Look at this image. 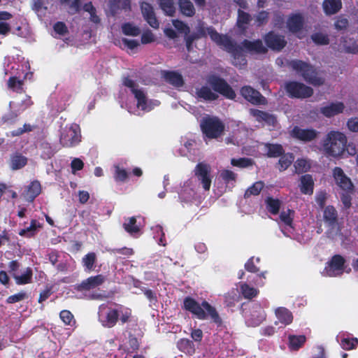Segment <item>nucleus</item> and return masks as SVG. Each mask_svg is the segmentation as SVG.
I'll use <instances>...</instances> for the list:
<instances>
[{"label":"nucleus","mask_w":358,"mask_h":358,"mask_svg":"<svg viewBox=\"0 0 358 358\" xmlns=\"http://www.w3.org/2000/svg\"><path fill=\"white\" fill-rule=\"evenodd\" d=\"M250 113L253 117H255L257 119V120H258L259 122H264L266 124L269 126L274 127L276 123L275 117L273 115L266 113L265 112L256 109H251L250 110Z\"/></svg>","instance_id":"nucleus-28"},{"label":"nucleus","mask_w":358,"mask_h":358,"mask_svg":"<svg viewBox=\"0 0 358 358\" xmlns=\"http://www.w3.org/2000/svg\"><path fill=\"white\" fill-rule=\"evenodd\" d=\"M287 93L292 97L306 98L313 94V89L298 82H290L286 85Z\"/></svg>","instance_id":"nucleus-14"},{"label":"nucleus","mask_w":358,"mask_h":358,"mask_svg":"<svg viewBox=\"0 0 358 358\" xmlns=\"http://www.w3.org/2000/svg\"><path fill=\"white\" fill-rule=\"evenodd\" d=\"M53 28L55 34L59 35V36H64L67 32L66 26L62 22L55 23Z\"/></svg>","instance_id":"nucleus-64"},{"label":"nucleus","mask_w":358,"mask_h":358,"mask_svg":"<svg viewBox=\"0 0 358 358\" xmlns=\"http://www.w3.org/2000/svg\"><path fill=\"white\" fill-rule=\"evenodd\" d=\"M341 346L345 350H350L358 346V339L356 338H343L341 341Z\"/></svg>","instance_id":"nucleus-53"},{"label":"nucleus","mask_w":358,"mask_h":358,"mask_svg":"<svg viewBox=\"0 0 358 358\" xmlns=\"http://www.w3.org/2000/svg\"><path fill=\"white\" fill-rule=\"evenodd\" d=\"M241 93L247 101L253 104L262 103L264 101V97L260 93L250 86L243 87L241 90Z\"/></svg>","instance_id":"nucleus-24"},{"label":"nucleus","mask_w":358,"mask_h":358,"mask_svg":"<svg viewBox=\"0 0 358 358\" xmlns=\"http://www.w3.org/2000/svg\"><path fill=\"white\" fill-rule=\"evenodd\" d=\"M178 4L180 10L183 15L191 17L194 14V6L189 0H179Z\"/></svg>","instance_id":"nucleus-41"},{"label":"nucleus","mask_w":358,"mask_h":358,"mask_svg":"<svg viewBox=\"0 0 358 358\" xmlns=\"http://www.w3.org/2000/svg\"><path fill=\"white\" fill-rule=\"evenodd\" d=\"M41 190V187L39 182H32L24 194L26 200L28 201H32L40 194Z\"/></svg>","instance_id":"nucleus-38"},{"label":"nucleus","mask_w":358,"mask_h":358,"mask_svg":"<svg viewBox=\"0 0 358 358\" xmlns=\"http://www.w3.org/2000/svg\"><path fill=\"white\" fill-rule=\"evenodd\" d=\"M313 180L311 176L305 175L301 178L300 189L305 194H311L313 192Z\"/></svg>","instance_id":"nucleus-36"},{"label":"nucleus","mask_w":358,"mask_h":358,"mask_svg":"<svg viewBox=\"0 0 358 358\" xmlns=\"http://www.w3.org/2000/svg\"><path fill=\"white\" fill-rule=\"evenodd\" d=\"M194 173L203 188L208 191L210 188L213 178L210 173V166L204 163H199L195 167Z\"/></svg>","instance_id":"nucleus-13"},{"label":"nucleus","mask_w":358,"mask_h":358,"mask_svg":"<svg viewBox=\"0 0 358 358\" xmlns=\"http://www.w3.org/2000/svg\"><path fill=\"white\" fill-rule=\"evenodd\" d=\"M241 292L243 296L246 299H252L256 296L258 294L259 291L250 287L249 285L246 283H243L240 286Z\"/></svg>","instance_id":"nucleus-45"},{"label":"nucleus","mask_w":358,"mask_h":358,"mask_svg":"<svg viewBox=\"0 0 358 358\" xmlns=\"http://www.w3.org/2000/svg\"><path fill=\"white\" fill-rule=\"evenodd\" d=\"M118 318L122 323H125L129 321L131 317V311L129 308L118 305Z\"/></svg>","instance_id":"nucleus-50"},{"label":"nucleus","mask_w":358,"mask_h":358,"mask_svg":"<svg viewBox=\"0 0 358 358\" xmlns=\"http://www.w3.org/2000/svg\"><path fill=\"white\" fill-rule=\"evenodd\" d=\"M208 84L196 89V94L200 99L206 101L215 100L218 95L217 92L224 95L228 99H234L236 96L235 92L229 85L222 79L213 76L208 79Z\"/></svg>","instance_id":"nucleus-1"},{"label":"nucleus","mask_w":358,"mask_h":358,"mask_svg":"<svg viewBox=\"0 0 358 358\" xmlns=\"http://www.w3.org/2000/svg\"><path fill=\"white\" fill-rule=\"evenodd\" d=\"M12 18V15L6 11H0V34L7 35L10 31V26L7 22Z\"/></svg>","instance_id":"nucleus-35"},{"label":"nucleus","mask_w":358,"mask_h":358,"mask_svg":"<svg viewBox=\"0 0 358 358\" xmlns=\"http://www.w3.org/2000/svg\"><path fill=\"white\" fill-rule=\"evenodd\" d=\"M105 280L106 278L103 275L92 276L83 280L78 287V289L79 290H91L97 288L102 285Z\"/></svg>","instance_id":"nucleus-23"},{"label":"nucleus","mask_w":358,"mask_h":358,"mask_svg":"<svg viewBox=\"0 0 358 358\" xmlns=\"http://www.w3.org/2000/svg\"><path fill=\"white\" fill-rule=\"evenodd\" d=\"M200 125L203 134L208 138H218L224 129V124L216 117H203Z\"/></svg>","instance_id":"nucleus-7"},{"label":"nucleus","mask_w":358,"mask_h":358,"mask_svg":"<svg viewBox=\"0 0 358 358\" xmlns=\"http://www.w3.org/2000/svg\"><path fill=\"white\" fill-rule=\"evenodd\" d=\"M323 217L325 222L331 227L328 236L332 239H336L338 232L337 224V212L332 206H327L324 210Z\"/></svg>","instance_id":"nucleus-11"},{"label":"nucleus","mask_w":358,"mask_h":358,"mask_svg":"<svg viewBox=\"0 0 358 358\" xmlns=\"http://www.w3.org/2000/svg\"><path fill=\"white\" fill-rule=\"evenodd\" d=\"M114 178L117 182H125L128 178L127 171L119 165L114 166Z\"/></svg>","instance_id":"nucleus-52"},{"label":"nucleus","mask_w":358,"mask_h":358,"mask_svg":"<svg viewBox=\"0 0 358 358\" xmlns=\"http://www.w3.org/2000/svg\"><path fill=\"white\" fill-rule=\"evenodd\" d=\"M319 132L313 129H301L299 127H294L290 131L292 137L301 141H310L315 139Z\"/></svg>","instance_id":"nucleus-17"},{"label":"nucleus","mask_w":358,"mask_h":358,"mask_svg":"<svg viewBox=\"0 0 358 358\" xmlns=\"http://www.w3.org/2000/svg\"><path fill=\"white\" fill-rule=\"evenodd\" d=\"M59 316L61 320L65 324L73 326L75 324L73 315L70 311L64 310L61 311Z\"/></svg>","instance_id":"nucleus-60"},{"label":"nucleus","mask_w":358,"mask_h":358,"mask_svg":"<svg viewBox=\"0 0 358 358\" xmlns=\"http://www.w3.org/2000/svg\"><path fill=\"white\" fill-rule=\"evenodd\" d=\"M122 31L124 35L129 36H138L141 33L139 27L129 22L122 25Z\"/></svg>","instance_id":"nucleus-44"},{"label":"nucleus","mask_w":358,"mask_h":358,"mask_svg":"<svg viewBox=\"0 0 358 358\" xmlns=\"http://www.w3.org/2000/svg\"><path fill=\"white\" fill-rule=\"evenodd\" d=\"M259 257H251L245 264V268L250 272H257V268L255 266V264H258L259 262Z\"/></svg>","instance_id":"nucleus-63"},{"label":"nucleus","mask_w":358,"mask_h":358,"mask_svg":"<svg viewBox=\"0 0 358 358\" xmlns=\"http://www.w3.org/2000/svg\"><path fill=\"white\" fill-rule=\"evenodd\" d=\"M259 149L265 152L270 157H278L283 152L282 147L278 144L261 143L259 145Z\"/></svg>","instance_id":"nucleus-31"},{"label":"nucleus","mask_w":358,"mask_h":358,"mask_svg":"<svg viewBox=\"0 0 358 358\" xmlns=\"http://www.w3.org/2000/svg\"><path fill=\"white\" fill-rule=\"evenodd\" d=\"M347 138L345 135L338 131H331L324 140L323 150L328 156L339 157L345 152Z\"/></svg>","instance_id":"nucleus-5"},{"label":"nucleus","mask_w":358,"mask_h":358,"mask_svg":"<svg viewBox=\"0 0 358 358\" xmlns=\"http://www.w3.org/2000/svg\"><path fill=\"white\" fill-rule=\"evenodd\" d=\"M243 47L246 51L251 53H264L266 50V48L264 46L262 41L260 40L254 41L245 40L243 42Z\"/></svg>","instance_id":"nucleus-30"},{"label":"nucleus","mask_w":358,"mask_h":358,"mask_svg":"<svg viewBox=\"0 0 358 358\" xmlns=\"http://www.w3.org/2000/svg\"><path fill=\"white\" fill-rule=\"evenodd\" d=\"M265 41L266 45L273 50H280L286 44L283 36L270 32L265 37Z\"/></svg>","instance_id":"nucleus-26"},{"label":"nucleus","mask_w":358,"mask_h":358,"mask_svg":"<svg viewBox=\"0 0 358 358\" xmlns=\"http://www.w3.org/2000/svg\"><path fill=\"white\" fill-rule=\"evenodd\" d=\"M31 101L29 97H26L24 100H22L21 103H16L15 102L10 101L9 103V107L11 110V113L8 115L4 116L3 117L4 122H9L12 119L15 118L18 114L31 106Z\"/></svg>","instance_id":"nucleus-19"},{"label":"nucleus","mask_w":358,"mask_h":358,"mask_svg":"<svg viewBox=\"0 0 358 358\" xmlns=\"http://www.w3.org/2000/svg\"><path fill=\"white\" fill-rule=\"evenodd\" d=\"M13 276L17 285H25L31 281L32 270L27 267L21 270L20 272L13 273Z\"/></svg>","instance_id":"nucleus-29"},{"label":"nucleus","mask_w":358,"mask_h":358,"mask_svg":"<svg viewBox=\"0 0 358 358\" xmlns=\"http://www.w3.org/2000/svg\"><path fill=\"white\" fill-rule=\"evenodd\" d=\"M130 6V0H109L108 7L110 12L115 15L119 10L127 9Z\"/></svg>","instance_id":"nucleus-37"},{"label":"nucleus","mask_w":358,"mask_h":358,"mask_svg":"<svg viewBox=\"0 0 358 358\" xmlns=\"http://www.w3.org/2000/svg\"><path fill=\"white\" fill-rule=\"evenodd\" d=\"M162 10L169 16H172L175 13L176 8L173 0H162L159 2Z\"/></svg>","instance_id":"nucleus-49"},{"label":"nucleus","mask_w":358,"mask_h":358,"mask_svg":"<svg viewBox=\"0 0 358 358\" xmlns=\"http://www.w3.org/2000/svg\"><path fill=\"white\" fill-rule=\"evenodd\" d=\"M123 226L125 231L131 235H135L140 231L138 226L136 225V220L134 217L127 219L124 222Z\"/></svg>","instance_id":"nucleus-42"},{"label":"nucleus","mask_w":358,"mask_h":358,"mask_svg":"<svg viewBox=\"0 0 358 358\" xmlns=\"http://www.w3.org/2000/svg\"><path fill=\"white\" fill-rule=\"evenodd\" d=\"M27 163V158L20 153H14L10 156V166L12 170H18Z\"/></svg>","instance_id":"nucleus-34"},{"label":"nucleus","mask_w":358,"mask_h":358,"mask_svg":"<svg viewBox=\"0 0 358 358\" xmlns=\"http://www.w3.org/2000/svg\"><path fill=\"white\" fill-rule=\"evenodd\" d=\"M123 85L130 90L136 101V107L127 105V110L130 113L139 115L141 111L148 112L159 104L157 100L148 99L144 90L134 80L124 78Z\"/></svg>","instance_id":"nucleus-3"},{"label":"nucleus","mask_w":358,"mask_h":358,"mask_svg":"<svg viewBox=\"0 0 358 358\" xmlns=\"http://www.w3.org/2000/svg\"><path fill=\"white\" fill-rule=\"evenodd\" d=\"M294 157L292 154H285L282 156L279 160V164L281 170L287 169L294 161Z\"/></svg>","instance_id":"nucleus-56"},{"label":"nucleus","mask_w":358,"mask_h":358,"mask_svg":"<svg viewBox=\"0 0 358 358\" xmlns=\"http://www.w3.org/2000/svg\"><path fill=\"white\" fill-rule=\"evenodd\" d=\"M322 6L327 15H333L339 11L342 3L341 0H324Z\"/></svg>","instance_id":"nucleus-33"},{"label":"nucleus","mask_w":358,"mask_h":358,"mask_svg":"<svg viewBox=\"0 0 358 358\" xmlns=\"http://www.w3.org/2000/svg\"><path fill=\"white\" fill-rule=\"evenodd\" d=\"M141 11L145 20L153 28L159 27V22L155 17L152 6L148 3H141Z\"/></svg>","instance_id":"nucleus-25"},{"label":"nucleus","mask_w":358,"mask_h":358,"mask_svg":"<svg viewBox=\"0 0 358 358\" xmlns=\"http://www.w3.org/2000/svg\"><path fill=\"white\" fill-rule=\"evenodd\" d=\"M263 187H264V184L262 182H261V181L256 182L246 190V192L245 193V196L248 197L250 195L259 194L260 191L262 189Z\"/></svg>","instance_id":"nucleus-58"},{"label":"nucleus","mask_w":358,"mask_h":358,"mask_svg":"<svg viewBox=\"0 0 358 358\" xmlns=\"http://www.w3.org/2000/svg\"><path fill=\"white\" fill-rule=\"evenodd\" d=\"M304 20L301 14L295 13L291 15L287 21V27L289 31L293 34H296L299 38H301L304 35L301 33V29L303 26Z\"/></svg>","instance_id":"nucleus-16"},{"label":"nucleus","mask_w":358,"mask_h":358,"mask_svg":"<svg viewBox=\"0 0 358 358\" xmlns=\"http://www.w3.org/2000/svg\"><path fill=\"white\" fill-rule=\"evenodd\" d=\"M23 80L20 77L13 76L8 80V87L14 91L19 92L22 90Z\"/></svg>","instance_id":"nucleus-55"},{"label":"nucleus","mask_w":358,"mask_h":358,"mask_svg":"<svg viewBox=\"0 0 358 358\" xmlns=\"http://www.w3.org/2000/svg\"><path fill=\"white\" fill-rule=\"evenodd\" d=\"M306 337L304 335H289L288 336V348L290 350H299L306 343Z\"/></svg>","instance_id":"nucleus-32"},{"label":"nucleus","mask_w":358,"mask_h":358,"mask_svg":"<svg viewBox=\"0 0 358 358\" xmlns=\"http://www.w3.org/2000/svg\"><path fill=\"white\" fill-rule=\"evenodd\" d=\"M266 208L269 212L273 214H277L278 213L280 201L278 199L268 197L266 200Z\"/></svg>","instance_id":"nucleus-54"},{"label":"nucleus","mask_w":358,"mask_h":358,"mask_svg":"<svg viewBox=\"0 0 358 358\" xmlns=\"http://www.w3.org/2000/svg\"><path fill=\"white\" fill-rule=\"evenodd\" d=\"M294 215V210L287 209L283 210L280 215V221L283 226H280L282 232L287 236H289L294 228L292 226L293 218Z\"/></svg>","instance_id":"nucleus-18"},{"label":"nucleus","mask_w":358,"mask_h":358,"mask_svg":"<svg viewBox=\"0 0 358 358\" xmlns=\"http://www.w3.org/2000/svg\"><path fill=\"white\" fill-rule=\"evenodd\" d=\"M266 318L264 310L260 306H256L246 317V323L248 326L256 327L259 325Z\"/></svg>","instance_id":"nucleus-21"},{"label":"nucleus","mask_w":358,"mask_h":358,"mask_svg":"<svg viewBox=\"0 0 358 358\" xmlns=\"http://www.w3.org/2000/svg\"><path fill=\"white\" fill-rule=\"evenodd\" d=\"M344 263L345 259L342 256L334 255L324 268L323 275L335 277L342 274L344 271Z\"/></svg>","instance_id":"nucleus-12"},{"label":"nucleus","mask_w":358,"mask_h":358,"mask_svg":"<svg viewBox=\"0 0 358 358\" xmlns=\"http://www.w3.org/2000/svg\"><path fill=\"white\" fill-rule=\"evenodd\" d=\"M173 25L174 27L180 33L184 34L185 36V40L186 42V46L188 51H190L192 43L193 41L198 37L206 36V34H208L207 29L208 27H204L203 24H199L198 27V34L194 35L192 34L188 36V34L189 33V27L185 24L183 22L175 20H173Z\"/></svg>","instance_id":"nucleus-9"},{"label":"nucleus","mask_w":358,"mask_h":358,"mask_svg":"<svg viewBox=\"0 0 358 358\" xmlns=\"http://www.w3.org/2000/svg\"><path fill=\"white\" fill-rule=\"evenodd\" d=\"M118 319L117 306L115 308L108 307L105 304L99 306V320L105 327H113Z\"/></svg>","instance_id":"nucleus-10"},{"label":"nucleus","mask_w":358,"mask_h":358,"mask_svg":"<svg viewBox=\"0 0 358 358\" xmlns=\"http://www.w3.org/2000/svg\"><path fill=\"white\" fill-rule=\"evenodd\" d=\"M333 177L336 184L343 191L351 192L353 189V185L351 180L345 174L343 171L336 167L333 170Z\"/></svg>","instance_id":"nucleus-15"},{"label":"nucleus","mask_w":358,"mask_h":358,"mask_svg":"<svg viewBox=\"0 0 358 358\" xmlns=\"http://www.w3.org/2000/svg\"><path fill=\"white\" fill-rule=\"evenodd\" d=\"M196 185L192 180L184 182L179 192V197L182 201H190L196 194Z\"/></svg>","instance_id":"nucleus-20"},{"label":"nucleus","mask_w":358,"mask_h":358,"mask_svg":"<svg viewBox=\"0 0 358 358\" xmlns=\"http://www.w3.org/2000/svg\"><path fill=\"white\" fill-rule=\"evenodd\" d=\"M289 66L306 82L315 86H319L324 83V78L317 75L315 69L310 64L301 60H292L290 62Z\"/></svg>","instance_id":"nucleus-6"},{"label":"nucleus","mask_w":358,"mask_h":358,"mask_svg":"<svg viewBox=\"0 0 358 358\" xmlns=\"http://www.w3.org/2000/svg\"><path fill=\"white\" fill-rule=\"evenodd\" d=\"M311 38L315 43L318 45H327L329 43L327 35L323 33H315L311 36Z\"/></svg>","instance_id":"nucleus-59"},{"label":"nucleus","mask_w":358,"mask_h":358,"mask_svg":"<svg viewBox=\"0 0 358 358\" xmlns=\"http://www.w3.org/2000/svg\"><path fill=\"white\" fill-rule=\"evenodd\" d=\"M39 227L40 224L36 220H32L30 226L22 229L19 234L26 237H31L35 234L37 229Z\"/></svg>","instance_id":"nucleus-46"},{"label":"nucleus","mask_w":358,"mask_h":358,"mask_svg":"<svg viewBox=\"0 0 358 358\" xmlns=\"http://www.w3.org/2000/svg\"><path fill=\"white\" fill-rule=\"evenodd\" d=\"M207 30L210 38L214 42L232 54L233 64L235 66L239 68L245 66L246 60L241 47L235 45L228 36L218 34L213 28H208Z\"/></svg>","instance_id":"nucleus-4"},{"label":"nucleus","mask_w":358,"mask_h":358,"mask_svg":"<svg viewBox=\"0 0 358 358\" xmlns=\"http://www.w3.org/2000/svg\"><path fill=\"white\" fill-rule=\"evenodd\" d=\"M294 167L297 173L306 172L310 168V163L306 159H298L294 163Z\"/></svg>","instance_id":"nucleus-51"},{"label":"nucleus","mask_w":358,"mask_h":358,"mask_svg":"<svg viewBox=\"0 0 358 358\" xmlns=\"http://www.w3.org/2000/svg\"><path fill=\"white\" fill-rule=\"evenodd\" d=\"M275 315L277 320L275 324H280L283 327L290 324L293 321V315L291 311L284 307H279L275 310Z\"/></svg>","instance_id":"nucleus-22"},{"label":"nucleus","mask_w":358,"mask_h":358,"mask_svg":"<svg viewBox=\"0 0 358 358\" xmlns=\"http://www.w3.org/2000/svg\"><path fill=\"white\" fill-rule=\"evenodd\" d=\"M177 348L181 352L192 355L194 352V346L193 343L187 338H182L177 343Z\"/></svg>","instance_id":"nucleus-40"},{"label":"nucleus","mask_w":358,"mask_h":358,"mask_svg":"<svg viewBox=\"0 0 358 358\" xmlns=\"http://www.w3.org/2000/svg\"><path fill=\"white\" fill-rule=\"evenodd\" d=\"M81 141L80 129L78 124L73 123L67 124L60 136V143L65 147H73Z\"/></svg>","instance_id":"nucleus-8"},{"label":"nucleus","mask_w":358,"mask_h":358,"mask_svg":"<svg viewBox=\"0 0 358 358\" xmlns=\"http://www.w3.org/2000/svg\"><path fill=\"white\" fill-rule=\"evenodd\" d=\"M250 20V15L244 12L238 10V20H237V24L238 27L242 30L244 31L246 28V25L248 24V22Z\"/></svg>","instance_id":"nucleus-48"},{"label":"nucleus","mask_w":358,"mask_h":358,"mask_svg":"<svg viewBox=\"0 0 358 358\" xmlns=\"http://www.w3.org/2000/svg\"><path fill=\"white\" fill-rule=\"evenodd\" d=\"M185 310L201 320H210L217 326L221 325L222 319L215 308L208 301L203 300L201 303L192 297H186L183 301Z\"/></svg>","instance_id":"nucleus-2"},{"label":"nucleus","mask_w":358,"mask_h":358,"mask_svg":"<svg viewBox=\"0 0 358 358\" xmlns=\"http://www.w3.org/2000/svg\"><path fill=\"white\" fill-rule=\"evenodd\" d=\"M231 165L239 168H245L252 164V162L248 158H239L232 159L231 161Z\"/></svg>","instance_id":"nucleus-61"},{"label":"nucleus","mask_w":358,"mask_h":358,"mask_svg":"<svg viewBox=\"0 0 358 358\" xmlns=\"http://www.w3.org/2000/svg\"><path fill=\"white\" fill-rule=\"evenodd\" d=\"M345 108L343 103L341 101L332 102L320 108V112L327 117H331L341 113Z\"/></svg>","instance_id":"nucleus-27"},{"label":"nucleus","mask_w":358,"mask_h":358,"mask_svg":"<svg viewBox=\"0 0 358 358\" xmlns=\"http://www.w3.org/2000/svg\"><path fill=\"white\" fill-rule=\"evenodd\" d=\"M32 8L39 17H41L45 14V10H46L41 0H34Z\"/></svg>","instance_id":"nucleus-62"},{"label":"nucleus","mask_w":358,"mask_h":358,"mask_svg":"<svg viewBox=\"0 0 358 358\" xmlns=\"http://www.w3.org/2000/svg\"><path fill=\"white\" fill-rule=\"evenodd\" d=\"M83 9L90 15V20L95 24H98L100 22L99 16L96 15V9L92 4V3H87L85 4Z\"/></svg>","instance_id":"nucleus-57"},{"label":"nucleus","mask_w":358,"mask_h":358,"mask_svg":"<svg viewBox=\"0 0 358 358\" xmlns=\"http://www.w3.org/2000/svg\"><path fill=\"white\" fill-rule=\"evenodd\" d=\"M118 44L122 48L131 51H133L140 45L138 40L128 38H122L120 41H119Z\"/></svg>","instance_id":"nucleus-43"},{"label":"nucleus","mask_w":358,"mask_h":358,"mask_svg":"<svg viewBox=\"0 0 358 358\" xmlns=\"http://www.w3.org/2000/svg\"><path fill=\"white\" fill-rule=\"evenodd\" d=\"M164 76L167 82L176 87H180L183 85L182 77L178 73L174 71L165 72Z\"/></svg>","instance_id":"nucleus-39"},{"label":"nucleus","mask_w":358,"mask_h":358,"mask_svg":"<svg viewBox=\"0 0 358 358\" xmlns=\"http://www.w3.org/2000/svg\"><path fill=\"white\" fill-rule=\"evenodd\" d=\"M96 256L94 252H90L83 257L82 262L85 270L92 271L94 268V264L96 261Z\"/></svg>","instance_id":"nucleus-47"}]
</instances>
